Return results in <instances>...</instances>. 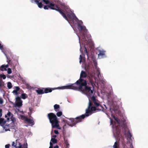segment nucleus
<instances>
[{
  "label": "nucleus",
  "instance_id": "1",
  "mask_svg": "<svg viewBox=\"0 0 148 148\" xmlns=\"http://www.w3.org/2000/svg\"><path fill=\"white\" fill-rule=\"evenodd\" d=\"M86 92L87 95L91 98L95 106H92L93 105L92 103L89 99L88 107L86 110V114L77 117L75 119L71 118L70 120L72 124L70 123H67V124L71 127H72L75 125L77 123L81 122L82 120L84 119L86 116H89L88 114L90 112L96 110L98 111L103 110V107L98 102L99 101L96 99L95 97L93 95L92 96V94L89 95L88 92Z\"/></svg>",
  "mask_w": 148,
  "mask_h": 148
},
{
  "label": "nucleus",
  "instance_id": "2",
  "mask_svg": "<svg viewBox=\"0 0 148 148\" xmlns=\"http://www.w3.org/2000/svg\"><path fill=\"white\" fill-rule=\"evenodd\" d=\"M87 76L86 73L82 71L81 72L79 79L74 84H73L70 85L66 86L61 87L60 89H72L74 90H79L82 91H85L88 92V95H91L93 93L92 90H91L90 87L87 86V82L82 78H86Z\"/></svg>",
  "mask_w": 148,
  "mask_h": 148
},
{
  "label": "nucleus",
  "instance_id": "3",
  "mask_svg": "<svg viewBox=\"0 0 148 148\" xmlns=\"http://www.w3.org/2000/svg\"><path fill=\"white\" fill-rule=\"evenodd\" d=\"M47 117L51 124L52 128H56L58 129H61L59 124V121L58 119L55 114L53 113H50L48 114Z\"/></svg>",
  "mask_w": 148,
  "mask_h": 148
},
{
  "label": "nucleus",
  "instance_id": "4",
  "mask_svg": "<svg viewBox=\"0 0 148 148\" xmlns=\"http://www.w3.org/2000/svg\"><path fill=\"white\" fill-rule=\"evenodd\" d=\"M83 23L82 21H80L79 23H78L77 28L79 31L81 32L82 38L84 39L85 38V35L86 34L87 30L86 29L85 26L82 25Z\"/></svg>",
  "mask_w": 148,
  "mask_h": 148
},
{
  "label": "nucleus",
  "instance_id": "5",
  "mask_svg": "<svg viewBox=\"0 0 148 148\" xmlns=\"http://www.w3.org/2000/svg\"><path fill=\"white\" fill-rule=\"evenodd\" d=\"M112 117L115 119L116 121L119 124H120L121 126L124 129L127 127V125L125 123V120L124 119L121 120L118 119L116 117L112 115Z\"/></svg>",
  "mask_w": 148,
  "mask_h": 148
},
{
  "label": "nucleus",
  "instance_id": "6",
  "mask_svg": "<svg viewBox=\"0 0 148 148\" xmlns=\"http://www.w3.org/2000/svg\"><path fill=\"white\" fill-rule=\"evenodd\" d=\"M42 1L46 4H49V5L44 6V8L45 10H48V8H49L53 10L55 9L54 7H55V5L54 3H51L47 0H42Z\"/></svg>",
  "mask_w": 148,
  "mask_h": 148
},
{
  "label": "nucleus",
  "instance_id": "7",
  "mask_svg": "<svg viewBox=\"0 0 148 148\" xmlns=\"http://www.w3.org/2000/svg\"><path fill=\"white\" fill-rule=\"evenodd\" d=\"M54 9L53 10L58 11L66 20L68 21V18L65 14L63 12L62 10L59 8L57 5H55V7H54Z\"/></svg>",
  "mask_w": 148,
  "mask_h": 148
},
{
  "label": "nucleus",
  "instance_id": "8",
  "mask_svg": "<svg viewBox=\"0 0 148 148\" xmlns=\"http://www.w3.org/2000/svg\"><path fill=\"white\" fill-rule=\"evenodd\" d=\"M7 114L8 116V117L7 118V121H8L10 120V117L11 120L12 121L13 123H14L15 120V119L13 117V114H12L11 112H8Z\"/></svg>",
  "mask_w": 148,
  "mask_h": 148
},
{
  "label": "nucleus",
  "instance_id": "9",
  "mask_svg": "<svg viewBox=\"0 0 148 148\" xmlns=\"http://www.w3.org/2000/svg\"><path fill=\"white\" fill-rule=\"evenodd\" d=\"M2 110L0 108V117L2 116ZM6 121H5L3 119L0 118V123H2V124L4 125L6 123Z\"/></svg>",
  "mask_w": 148,
  "mask_h": 148
},
{
  "label": "nucleus",
  "instance_id": "10",
  "mask_svg": "<svg viewBox=\"0 0 148 148\" xmlns=\"http://www.w3.org/2000/svg\"><path fill=\"white\" fill-rule=\"evenodd\" d=\"M24 119L25 121L29 124H32V125H33L34 124V121L32 119H29L26 117H25Z\"/></svg>",
  "mask_w": 148,
  "mask_h": 148
},
{
  "label": "nucleus",
  "instance_id": "11",
  "mask_svg": "<svg viewBox=\"0 0 148 148\" xmlns=\"http://www.w3.org/2000/svg\"><path fill=\"white\" fill-rule=\"evenodd\" d=\"M43 89L44 90V93H47L49 92H51L52 91V90H54L53 88H43Z\"/></svg>",
  "mask_w": 148,
  "mask_h": 148
},
{
  "label": "nucleus",
  "instance_id": "12",
  "mask_svg": "<svg viewBox=\"0 0 148 148\" xmlns=\"http://www.w3.org/2000/svg\"><path fill=\"white\" fill-rule=\"evenodd\" d=\"M99 53L98 54V56L99 57L101 56L102 57L103 56H104L105 55V51L103 50H98Z\"/></svg>",
  "mask_w": 148,
  "mask_h": 148
},
{
  "label": "nucleus",
  "instance_id": "13",
  "mask_svg": "<svg viewBox=\"0 0 148 148\" xmlns=\"http://www.w3.org/2000/svg\"><path fill=\"white\" fill-rule=\"evenodd\" d=\"M67 16L71 20H75V18L77 19H78L75 14H68Z\"/></svg>",
  "mask_w": 148,
  "mask_h": 148
},
{
  "label": "nucleus",
  "instance_id": "14",
  "mask_svg": "<svg viewBox=\"0 0 148 148\" xmlns=\"http://www.w3.org/2000/svg\"><path fill=\"white\" fill-rule=\"evenodd\" d=\"M36 91L38 95H41L44 93L43 88L42 89L38 88V89L36 90Z\"/></svg>",
  "mask_w": 148,
  "mask_h": 148
},
{
  "label": "nucleus",
  "instance_id": "15",
  "mask_svg": "<svg viewBox=\"0 0 148 148\" xmlns=\"http://www.w3.org/2000/svg\"><path fill=\"white\" fill-rule=\"evenodd\" d=\"M36 3L38 5V7L40 8H42L43 5L42 2H39V1L38 0H34Z\"/></svg>",
  "mask_w": 148,
  "mask_h": 148
},
{
  "label": "nucleus",
  "instance_id": "16",
  "mask_svg": "<svg viewBox=\"0 0 148 148\" xmlns=\"http://www.w3.org/2000/svg\"><path fill=\"white\" fill-rule=\"evenodd\" d=\"M15 90L13 91L12 92L13 93H15L17 95L18 94V91L20 90V88L18 86H15Z\"/></svg>",
  "mask_w": 148,
  "mask_h": 148
},
{
  "label": "nucleus",
  "instance_id": "17",
  "mask_svg": "<svg viewBox=\"0 0 148 148\" xmlns=\"http://www.w3.org/2000/svg\"><path fill=\"white\" fill-rule=\"evenodd\" d=\"M113 147V148H120L119 142L117 141L115 142Z\"/></svg>",
  "mask_w": 148,
  "mask_h": 148
},
{
  "label": "nucleus",
  "instance_id": "18",
  "mask_svg": "<svg viewBox=\"0 0 148 148\" xmlns=\"http://www.w3.org/2000/svg\"><path fill=\"white\" fill-rule=\"evenodd\" d=\"M16 106L18 107H20L22 105V101H17L16 104Z\"/></svg>",
  "mask_w": 148,
  "mask_h": 148
},
{
  "label": "nucleus",
  "instance_id": "19",
  "mask_svg": "<svg viewBox=\"0 0 148 148\" xmlns=\"http://www.w3.org/2000/svg\"><path fill=\"white\" fill-rule=\"evenodd\" d=\"M27 97V95L25 93H22L21 95V97L23 99H25Z\"/></svg>",
  "mask_w": 148,
  "mask_h": 148
},
{
  "label": "nucleus",
  "instance_id": "20",
  "mask_svg": "<svg viewBox=\"0 0 148 148\" xmlns=\"http://www.w3.org/2000/svg\"><path fill=\"white\" fill-rule=\"evenodd\" d=\"M60 106L57 104H55L54 106V109L56 111H57V110L60 108Z\"/></svg>",
  "mask_w": 148,
  "mask_h": 148
},
{
  "label": "nucleus",
  "instance_id": "21",
  "mask_svg": "<svg viewBox=\"0 0 148 148\" xmlns=\"http://www.w3.org/2000/svg\"><path fill=\"white\" fill-rule=\"evenodd\" d=\"M51 141L52 142V143L54 144L56 143H57V140L55 138H52L51 139Z\"/></svg>",
  "mask_w": 148,
  "mask_h": 148
},
{
  "label": "nucleus",
  "instance_id": "22",
  "mask_svg": "<svg viewBox=\"0 0 148 148\" xmlns=\"http://www.w3.org/2000/svg\"><path fill=\"white\" fill-rule=\"evenodd\" d=\"M4 82L1 79H0V89H1L2 86L4 85Z\"/></svg>",
  "mask_w": 148,
  "mask_h": 148
},
{
  "label": "nucleus",
  "instance_id": "23",
  "mask_svg": "<svg viewBox=\"0 0 148 148\" xmlns=\"http://www.w3.org/2000/svg\"><path fill=\"white\" fill-rule=\"evenodd\" d=\"M7 87L9 89H10L12 87L11 83L10 82H8L7 84Z\"/></svg>",
  "mask_w": 148,
  "mask_h": 148
},
{
  "label": "nucleus",
  "instance_id": "24",
  "mask_svg": "<svg viewBox=\"0 0 148 148\" xmlns=\"http://www.w3.org/2000/svg\"><path fill=\"white\" fill-rule=\"evenodd\" d=\"M56 114L58 116L60 117L62 115V112L61 111H59L56 113Z\"/></svg>",
  "mask_w": 148,
  "mask_h": 148
},
{
  "label": "nucleus",
  "instance_id": "25",
  "mask_svg": "<svg viewBox=\"0 0 148 148\" xmlns=\"http://www.w3.org/2000/svg\"><path fill=\"white\" fill-rule=\"evenodd\" d=\"M0 77L1 78H3V79H5L6 78L5 75L4 74H0Z\"/></svg>",
  "mask_w": 148,
  "mask_h": 148
},
{
  "label": "nucleus",
  "instance_id": "26",
  "mask_svg": "<svg viewBox=\"0 0 148 148\" xmlns=\"http://www.w3.org/2000/svg\"><path fill=\"white\" fill-rule=\"evenodd\" d=\"M16 100L17 101V102L22 101L20 97L19 96H18L16 98Z\"/></svg>",
  "mask_w": 148,
  "mask_h": 148
},
{
  "label": "nucleus",
  "instance_id": "27",
  "mask_svg": "<svg viewBox=\"0 0 148 148\" xmlns=\"http://www.w3.org/2000/svg\"><path fill=\"white\" fill-rule=\"evenodd\" d=\"M7 72L8 74H10L12 73V71L10 68H9L8 69Z\"/></svg>",
  "mask_w": 148,
  "mask_h": 148
},
{
  "label": "nucleus",
  "instance_id": "28",
  "mask_svg": "<svg viewBox=\"0 0 148 148\" xmlns=\"http://www.w3.org/2000/svg\"><path fill=\"white\" fill-rule=\"evenodd\" d=\"M5 56H6L7 59V60H8V63H12V62L11 61V60L10 59H9L8 58V57L7 56V55L6 54H5Z\"/></svg>",
  "mask_w": 148,
  "mask_h": 148
},
{
  "label": "nucleus",
  "instance_id": "29",
  "mask_svg": "<svg viewBox=\"0 0 148 148\" xmlns=\"http://www.w3.org/2000/svg\"><path fill=\"white\" fill-rule=\"evenodd\" d=\"M0 70L2 71H6V69L5 67L1 68V66L0 67Z\"/></svg>",
  "mask_w": 148,
  "mask_h": 148
},
{
  "label": "nucleus",
  "instance_id": "30",
  "mask_svg": "<svg viewBox=\"0 0 148 148\" xmlns=\"http://www.w3.org/2000/svg\"><path fill=\"white\" fill-rule=\"evenodd\" d=\"M65 143L66 145V148H68L69 145V144L68 143L67 140L65 141Z\"/></svg>",
  "mask_w": 148,
  "mask_h": 148
},
{
  "label": "nucleus",
  "instance_id": "31",
  "mask_svg": "<svg viewBox=\"0 0 148 148\" xmlns=\"http://www.w3.org/2000/svg\"><path fill=\"white\" fill-rule=\"evenodd\" d=\"M0 49L1 50L2 52H3V46L2 45H1V44L0 43Z\"/></svg>",
  "mask_w": 148,
  "mask_h": 148
},
{
  "label": "nucleus",
  "instance_id": "32",
  "mask_svg": "<svg viewBox=\"0 0 148 148\" xmlns=\"http://www.w3.org/2000/svg\"><path fill=\"white\" fill-rule=\"evenodd\" d=\"M3 103V100L1 97H0V104H2Z\"/></svg>",
  "mask_w": 148,
  "mask_h": 148
},
{
  "label": "nucleus",
  "instance_id": "33",
  "mask_svg": "<svg viewBox=\"0 0 148 148\" xmlns=\"http://www.w3.org/2000/svg\"><path fill=\"white\" fill-rule=\"evenodd\" d=\"M8 64H7L6 65H3L1 66V68H3V67H5L6 69L8 68Z\"/></svg>",
  "mask_w": 148,
  "mask_h": 148
},
{
  "label": "nucleus",
  "instance_id": "34",
  "mask_svg": "<svg viewBox=\"0 0 148 148\" xmlns=\"http://www.w3.org/2000/svg\"><path fill=\"white\" fill-rule=\"evenodd\" d=\"M50 146L49 147V148H53V145L52 143L51 142H50Z\"/></svg>",
  "mask_w": 148,
  "mask_h": 148
},
{
  "label": "nucleus",
  "instance_id": "35",
  "mask_svg": "<svg viewBox=\"0 0 148 148\" xmlns=\"http://www.w3.org/2000/svg\"><path fill=\"white\" fill-rule=\"evenodd\" d=\"M54 132L56 134H58L59 132L58 130H54Z\"/></svg>",
  "mask_w": 148,
  "mask_h": 148
},
{
  "label": "nucleus",
  "instance_id": "36",
  "mask_svg": "<svg viewBox=\"0 0 148 148\" xmlns=\"http://www.w3.org/2000/svg\"><path fill=\"white\" fill-rule=\"evenodd\" d=\"M10 145L9 144L6 145L5 146V148H9Z\"/></svg>",
  "mask_w": 148,
  "mask_h": 148
},
{
  "label": "nucleus",
  "instance_id": "37",
  "mask_svg": "<svg viewBox=\"0 0 148 148\" xmlns=\"http://www.w3.org/2000/svg\"><path fill=\"white\" fill-rule=\"evenodd\" d=\"M79 59H80L79 60V62L81 63L82 62V56L80 55V58Z\"/></svg>",
  "mask_w": 148,
  "mask_h": 148
},
{
  "label": "nucleus",
  "instance_id": "38",
  "mask_svg": "<svg viewBox=\"0 0 148 148\" xmlns=\"http://www.w3.org/2000/svg\"><path fill=\"white\" fill-rule=\"evenodd\" d=\"M85 47V52H86V54L87 55H88V52L87 51V49L86 48V47Z\"/></svg>",
  "mask_w": 148,
  "mask_h": 148
},
{
  "label": "nucleus",
  "instance_id": "39",
  "mask_svg": "<svg viewBox=\"0 0 148 148\" xmlns=\"http://www.w3.org/2000/svg\"><path fill=\"white\" fill-rule=\"evenodd\" d=\"M130 148H134L132 143H131L130 145Z\"/></svg>",
  "mask_w": 148,
  "mask_h": 148
},
{
  "label": "nucleus",
  "instance_id": "40",
  "mask_svg": "<svg viewBox=\"0 0 148 148\" xmlns=\"http://www.w3.org/2000/svg\"><path fill=\"white\" fill-rule=\"evenodd\" d=\"M56 137V135H53L52 136V138H55Z\"/></svg>",
  "mask_w": 148,
  "mask_h": 148
},
{
  "label": "nucleus",
  "instance_id": "41",
  "mask_svg": "<svg viewBox=\"0 0 148 148\" xmlns=\"http://www.w3.org/2000/svg\"><path fill=\"white\" fill-rule=\"evenodd\" d=\"M13 124V125L12 126V127H11L12 129H14L15 128V126L14 124Z\"/></svg>",
  "mask_w": 148,
  "mask_h": 148
},
{
  "label": "nucleus",
  "instance_id": "42",
  "mask_svg": "<svg viewBox=\"0 0 148 148\" xmlns=\"http://www.w3.org/2000/svg\"><path fill=\"white\" fill-rule=\"evenodd\" d=\"M100 75V73L99 72H98V73L97 75V76L99 77V75Z\"/></svg>",
  "mask_w": 148,
  "mask_h": 148
},
{
  "label": "nucleus",
  "instance_id": "43",
  "mask_svg": "<svg viewBox=\"0 0 148 148\" xmlns=\"http://www.w3.org/2000/svg\"><path fill=\"white\" fill-rule=\"evenodd\" d=\"M95 73H93L92 75H91V77H94Z\"/></svg>",
  "mask_w": 148,
  "mask_h": 148
},
{
  "label": "nucleus",
  "instance_id": "44",
  "mask_svg": "<svg viewBox=\"0 0 148 148\" xmlns=\"http://www.w3.org/2000/svg\"><path fill=\"white\" fill-rule=\"evenodd\" d=\"M126 145L125 144L124 145H123V148H126Z\"/></svg>",
  "mask_w": 148,
  "mask_h": 148
},
{
  "label": "nucleus",
  "instance_id": "45",
  "mask_svg": "<svg viewBox=\"0 0 148 148\" xmlns=\"http://www.w3.org/2000/svg\"><path fill=\"white\" fill-rule=\"evenodd\" d=\"M58 145H57L56 146H55L54 148H58Z\"/></svg>",
  "mask_w": 148,
  "mask_h": 148
},
{
  "label": "nucleus",
  "instance_id": "46",
  "mask_svg": "<svg viewBox=\"0 0 148 148\" xmlns=\"http://www.w3.org/2000/svg\"><path fill=\"white\" fill-rule=\"evenodd\" d=\"M5 130L6 131H10V129H5Z\"/></svg>",
  "mask_w": 148,
  "mask_h": 148
},
{
  "label": "nucleus",
  "instance_id": "47",
  "mask_svg": "<svg viewBox=\"0 0 148 148\" xmlns=\"http://www.w3.org/2000/svg\"><path fill=\"white\" fill-rule=\"evenodd\" d=\"M120 133V131H119V132H116V134L118 135H119Z\"/></svg>",
  "mask_w": 148,
  "mask_h": 148
},
{
  "label": "nucleus",
  "instance_id": "48",
  "mask_svg": "<svg viewBox=\"0 0 148 148\" xmlns=\"http://www.w3.org/2000/svg\"><path fill=\"white\" fill-rule=\"evenodd\" d=\"M129 135L130 136V137H131L132 136L131 135V134H130V132H129Z\"/></svg>",
  "mask_w": 148,
  "mask_h": 148
},
{
  "label": "nucleus",
  "instance_id": "49",
  "mask_svg": "<svg viewBox=\"0 0 148 148\" xmlns=\"http://www.w3.org/2000/svg\"><path fill=\"white\" fill-rule=\"evenodd\" d=\"M121 139H122L123 140V141L124 140V138L123 137H121Z\"/></svg>",
  "mask_w": 148,
  "mask_h": 148
},
{
  "label": "nucleus",
  "instance_id": "50",
  "mask_svg": "<svg viewBox=\"0 0 148 148\" xmlns=\"http://www.w3.org/2000/svg\"><path fill=\"white\" fill-rule=\"evenodd\" d=\"M5 118H7L8 117V116H7V114H5Z\"/></svg>",
  "mask_w": 148,
  "mask_h": 148
},
{
  "label": "nucleus",
  "instance_id": "51",
  "mask_svg": "<svg viewBox=\"0 0 148 148\" xmlns=\"http://www.w3.org/2000/svg\"><path fill=\"white\" fill-rule=\"evenodd\" d=\"M66 121V120H63V122H65V121Z\"/></svg>",
  "mask_w": 148,
  "mask_h": 148
},
{
  "label": "nucleus",
  "instance_id": "52",
  "mask_svg": "<svg viewBox=\"0 0 148 148\" xmlns=\"http://www.w3.org/2000/svg\"><path fill=\"white\" fill-rule=\"evenodd\" d=\"M0 124H2V123H0Z\"/></svg>",
  "mask_w": 148,
  "mask_h": 148
}]
</instances>
